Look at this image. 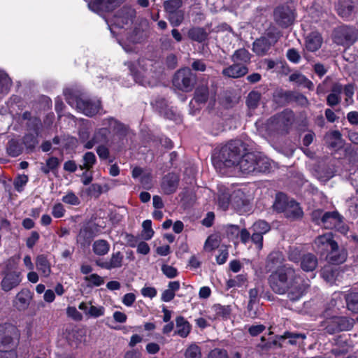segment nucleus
Wrapping results in <instances>:
<instances>
[{
	"mask_svg": "<svg viewBox=\"0 0 358 358\" xmlns=\"http://www.w3.org/2000/svg\"><path fill=\"white\" fill-rule=\"evenodd\" d=\"M28 181V177L25 175L18 176L14 181L15 189L17 192H21L23 187L27 184Z\"/></svg>",
	"mask_w": 358,
	"mask_h": 358,
	"instance_id": "69168bd1",
	"label": "nucleus"
},
{
	"mask_svg": "<svg viewBox=\"0 0 358 358\" xmlns=\"http://www.w3.org/2000/svg\"><path fill=\"white\" fill-rule=\"evenodd\" d=\"M62 200L64 203L72 206H78L80 203L79 198L73 192H68Z\"/></svg>",
	"mask_w": 358,
	"mask_h": 358,
	"instance_id": "13d9d810",
	"label": "nucleus"
},
{
	"mask_svg": "<svg viewBox=\"0 0 358 358\" xmlns=\"http://www.w3.org/2000/svg\"><path fill=\"white\" fill-rule=\"evenodd\" d=\"M273 15L276 23L282 27H287L294 20V13L288 6L278 7Z\"/></svg>",
	"mask_w": 358,
	"mask_h": 358,
	"instance_id": "4468645a",
	"label": "nucleus"
},
{
	"mask_svg": "<svg viewBox=\"0 0 358 358\" xmlns=\"http://www.w3.org/2000/svg\"><path fill=\"white\" fill-rule=\"evenodd\" d=\"M286 56L290 62L295 64L299 63L301 59V55L295 48L289 49L287 52Z\"/></svg>",
	"mask_w": 358,
	"mask_h": 358,
	"instance_id": "e2e57ef3",
	"label": "nucleus"
},
{
	"mask_svg": "<svg viewBox=\"0 0 358 358\" xmlns=\"http://www.w3.org/2000/svg\"><path fill=\"white\" fill-rule=\"evenodd\" d=\"M290 200L283 193H278L276 194L275 202L273 205V209L278 213H284L287 207L290 203Z\"/></svg>",
	"mask_w": 358,
	"mask_h": 358,
	"instance_id": "c9c22d12",
	"label": "nucleus"
},
{
	"mask_svg": "<svg viewBox=\"0 0 358 358\" xmlns=\"http://www.w3.org/2000/svg\"><path fill=\"white\" fill-rule=\"evenodd\" d=\"M162 271L169 278H176L178 272L176 268L168 264H163L162 266Z\"/></svg>",
	"mask_w": 358,
	"mask_h": 358,
	"instance_id": "052dcab7",
	"label": "nucleus"
},
{
	"mask_svg": "<svg viewBox=\"0 0 358 358\" xmlns=\"http://www.w3.org/2000/svg\"><path fill=\"white\" fill-rule=\"evenodd\" d=\"M210 96V92L207 84H200L194 91V99L198 103H205Z\"/></svg>",
	"mask_w": 358,
	"mask_h": 358,
	"instance_id": "473e14b6",
	"label": "nucleus"
},
{
	"mask_svg": "<svg viewBox=\"0 0 358 358\" xmlns=\"http://www.w3.org/2000/svg\"><path fill=\"white\" fill-rule=\"evenodd\" d=\"M20 338V331L15 326L0 324V358H17L15 349Z\"/></svg>",
	"mask_w": 358,
	"mask_h": 358,
	"instance_id": "f03ea898",
	"label": "nucleus"
},
{
	"mask_svg": "<svg viewBox=\"0 0 358 358\" xmlns=\"http://www.w3.org/2000/svg\"><path fill=\"white\" fill-rule=\"evenodd\" d=\"M317 257L313 253H306L301 256L300 266L303 271H313L317 266Z\"/></svg>",
	"mask_w": 358,
	"mask_h": 358,
	"instance_id": "393cba45",
	"label": "nucleus"
},
{
	"mask_svg": "<svg viewBox=\"0 0 358 358\" xmlns=\"http://www.w3.org/2000/svg\"><path fill=\"white\" fill-rule=\"evenodd\" d=\"M185 358H201V352L200 348L196 344L190 345L185 350Z\"/></svg>",
	"mask_w": 358,
	"mask_h": 358,
	"instance_id": "864d4df0",
	"label": "nucleus"
},
{
	"mask_svg": "<svg viewBox=\"0 0 358 358\" xmlns=\"http://www.w3.org/2000/svg\"><path fill=\"white\" fill-rule=\"evenodd\" d=\"M285 217L290 220H295L303 217V212L299 204L293 199L290 200V203L283 213Z\"/></svg>",
	"mask_w": 358,
	"mask_h": 358,
	"instance_id": "a878e982",
	"label": "nucleus"
},
{
	"mask_svg": "<svg viewBox=\"0 0 358 358\" xmlns=\"http://www.w3.org/2000/svg\"><path fill=\"white\" fill-rule=\"evenodd\" d=\"M296 280H299V276L296 274L295 270L291 266L283 265L270 275L269 283L275 293L284 294L291 283Z\"/></svg>",
	"mask_w": 358,
	"mask_h": 358,
	"instance_id": "20e7f679",
	"label": "nucleus"
},
{
	"mask_svg": "<svg viewBox=\"0 0 358 358\" xmlns=\"http://www.w3.org/2000/svg\"><path fill=\"white\" fill-rule=\"evenodd\" d=\"M126 0H94L89 3V7L94 12H109L124 2Z\"/></svg>",
	"mask_w": 358,
	"mask_h": 358,
	"instance_id": "a211bd4d",
	"label": "nucleus"
},
{
	"mask_svg": "<svg viewBox=\"0 0 358 358\" xmlns=\"http://www.w3.org/2000/svg\"><path fill=\"white\" fill-rule=\"evenodd\" d=\"M124 256L120 251L113 252L108 260L99 259L95 261L96 265L101 268L112 270L120 268L122 266Z\"/></svg>",
	"mask_w": 358,
	"mask_h": 358,
	"instance_id": "f3484780",
	"label": "nucleus"
},
{
	"mask_svg": "<svg viewBox=\"0 0 358 358\" xmlns=\"http://www.w3.org/2000/svg\"><path fill=\"white\" fill-rule=\"evenodd\" d=\"M179 177L177 174L170 173L163 178L162 188L165 194H171L178 188Z\"/></svg>",
	"mask_w": 358,
	"mask_h": 358,
	"instance_id": "4be33fe9",
	"label": "nucleus"
},
{
	"mask_svg": "<svg viewBox=\"0 0 358 358\" xmlns=\"http://www.w3.org/2000/svg\"><path fill=\"white\" fill-rule=\"evenodd\" d=\"M315 250L324 255L328 253L331 248L337 247V243L334 240V236L331 233H326L318 236L314 241Z\"/></svg>",
	"mask_w": 358,
	"mask_h": 358,
	"instance_id": "ddd939ff",
	"label": "nucleus"
},
{
	"mask_svg": "<svg viewBox=\"0 0 358 358\" xmlns=\"http://www.w3.org/2000/svg\"><path fill=\"white\" fill-rule=\"evenodd\" d=\"M11 85V80L6 73L0 71V93L6 92Z\"/></svg>",
	"mask_w": 358,
	"mask_h": 358,
	"instance_id": "6e6d98bb",
	"label": "nucleus"
},
{
	"mask_svg": "<svg viewBox=\"0 0 358 358\" xmlns=\"http://www.w3.org/2000/svg\"><path fill=\"white\" fill-rule=\"evenodd\" d=\"M143 227V232L142 236L143 238L148 241L152 238L154 235V231L152 229V222L150 220H146L143 221L142 224Z\"/></svg>",
	"mask_w": 358,
	"mask_h": 358,
	"instance_id": "5fc2aeb1",
	"label": "nucleus"
},
{
	"mask_svg": "<svg viewBox=\"0 0 358 358\" xmlns=\"http://www.w3.org/2000/svg\"><path fill=\"white\" fill-rule=\"evenodd\" d=\"M36 269L44 277H48L51 273V265L47 257L44 255H39L35 260Z\"/></svg>",
	"mask_w": 358,
	"mask_h": 358,
	"instance_id": "cd10ccee",
	"label": "nucleus"
},
{
	"mask_svg": "<svg viewBox=\"0 0 358 358\" xmlns=\"http://www.w3.org/2000/svg\"><path fill=\"white\" fill-rule=\"evenodd\" d=\"M176 333L182 338H185L190 332V325L189 322L182 316H178L176 319Z\"/></svg>",
	"mask_w": 358,
	"mask_h": 358,
	"instance_id": "f704fd0d",
	"label": "nucleus"
},
{
	"mask_svg": "<svg viewBox=\"0 0 358 358\" xmlns=\"http://www.w3.org/2000/svg\"><path fill=\"white\" fill-rule=\"evenodd\" d=\"M196 82V76L188 68L178 70L173 77V85L182 92H189L192 90Z\"/></svg>",
	"mask_w": 358,
	"mask_h": 358,
	"instance_id": "0eeeda50",
	"label": "nucleus"
},
{
	"mask_svg": "<svg viewBox=\"0 0 358 358\" xmlns=\"http://www.w3.org/2000/svg\"><path fill=\"white\" fill-rule=\"evenodd\" d=\"M308 287L309 285L299 278V280L293 281L289 285V289L286 292L287 297L292 301H298L306 293Z\"/></svg>",
	"mask_w": 358,
	"mask_h": 358,
	"instance_id": "2eb2a0df",
	"label": "nucleus"
},
{
	"mask_svg": "<svg viewBox=\"0 0 358 358\" xmlns=\"http://www.w3.org/2000/svg\"><path fill=\"white\" fill-rule=\"evenodd\" d=\"M347 308L352 313H358V292L350 291L345 295Z\"/></svg>",
	"mask_w": 358,
	"mask_h": 358,
	"instance_id": "58836bf2",
	"label": "nucleus"
},
{
	"mask_svg": "<svg viewBox=\"0 0 358 358\" xmlns=\"http://www.w3.org/2000/svg\"><path fill=\"white\" fill-rule=\"evenodd\" d=\"M149 61L141 60L138 61V65L139 66L140 69H136V66L131 62H129L128 67L131 75L134 77V80L143 85V86H149L153 87L157 85L159 76L157 75H152V69L150 71L148 70L147 67L148 66Z\"/></svg>",
	"mask_w": 358,
	"mask_h": 358,
	"instance_id": "423d86ee",
	"label": "nucleus"
},
{
	"mask_svg": "<svg viewBox=\"0 0 358 358\" xmlns=\"http://www.w3.org/2000/svg\"><path fill=\"white\" fill-rule=\"evenodd\" d=\"M293 122V114L291 111H283L271 117L268 124L271 128L278 132H287Z\"/></svg>",
	"mask_w": 358,
	"mask_h": 358,
	"instance_id": "9b49d317",
	"label": "nucleus"
},
{
	"mask_svg": "<svg viewBox=\"0 0 358 358\" xmlns=\"http://www.w3.org/2000/svg\"><path fill=\"white\" fill-rule=\"evenodd\" d=\"M167 19L173 27H178L182 24L185 18V12L182 10H180L176 12H173L167 14Z\"/></svg>",
	"mask_w": 358,
	"mask_h": 358,
	"instance_id": "49530a36",
	"label": "nucleus"
},
{
	"mask_svg": "<svg viewBox=\"0 0 358 358\" xmlns=\"http://www.w3.org/2000/svg\"><path fill=\"white\" fill-rule=\"evenodd\" d=\"M22 148L17 141L12 139L8 141L7 152L10 156L17 157L22 153Z\"/></svg>",
	"mask_w": 358,
	"mask_h": 358,
	"instance_id": "3c124183",
	"label": "nucleus"
},
{
	"mask_svg": "<svg viewBox=\"0 0 358 358\" xmlns=\"http://www.w3.org/2000/svg\"><path fill=\"white\" fill-rule=\"evenodd\" d=\"M231 194L228 191L220 190L218 194V206L223 210H226L231 203Z\"/></svg>",
	"mask_w": 358,
	"mask_h": 358,
	"instance_id": "de8ad7c7",
	"label": "nucleus"
},
{
	"mask_svg": "<svg viewBox=\"0 0 358 358\" xmlns=\"http://www.w3.org/2000/svg\"><path fill=\"white\" fill-rule=\"evenodd\" d=\"M230 204L236 210H241L242 208L248 206V200L245 193L241 189L234 190L231 194Z\"/></svg>",
	"mask_w": 358,
	"mask_h": 358,
	"instance_id": "bb28decb",
	"label": "nucleus"
},
{
	"mask_svg": "<svg viewBox=\"0 0 358 358\" xmlns=\"http://www.w3.org/2000/svg\"><path fill=\"white\" fill-rule=\"evenodd\" d=\"M213 309L217 315L222 317H227L231 313V308L229 306H221L220 304L215 305Z\"/></svg>",
	"mask_w": 358,
	"mask_h": 358,
	"instance_id": "680f3d73",
	"label": "nucleus"
},
{
	"mask_svg": "<svg viewBox=\"0 0 358 358\" xmlns=\"http://www.w3.org/2000/svg\"><path fill=\"white\" fill-rule=\"evenodd\" d=\"M85 282L91 283L94 286H100L104 283L103 278L96 273H93L84 278Z\"/></svg>",
	"mask_w": 358,
	"mask_h": 358,
	"instance_id": "bf43d9fd",
	"label": "nucleus"
},
{
	"mask_svg": "<svg viewBox=\"0 0 358 358\" xmlns=\"http://www.w3.org/2000/svg\"><path fill=\"white\" fill-rule=\"evenodd\" d=\"M322 38L317 32H312L306 38V48L308 51L315 52L320 48Z\"/></svg>",
	"mask_w": 358,
	"mask_h": 358,
	"instance_id": "7c9ffc66",
	"label": "nucleus"
},
{
	"mask_svg": "<svg viewBox=\"0 0 358 358\" xmlns=\"http://www.w3.org/2000/svg\"><path fill=\"white\" fill-rule=\"evenodd\" d=\"M337 13L345 20L352 18L358 8L352 0H338L336 5Z\"/></svg>",
	"mask_w": 358,
	"mask_h": 358,
	"instance_id": "dca6fc26",
	"label": "nucleus"
},
{
	"mask_svg": "<svg viewBox=\"0 0 358 358\" xmlns=\"http://www.w3.org/2000/svg\"><path fill=\"white\" fill-rule=\"evenodd\" d=\"M65 211L64 206L60 203H57L52 207V215L55 218H60L64 215Z\"/></svg>",
	"mask_w": 358,
	"mask_h": 358,
	"instance_id": "338daca9",
	"label": "nucleus"
},
{
	"mask_svg": "<svg viewBox=\"0 0 358 358\" xmlns=\"http://www.w3.org/2000/svg\"><path fill=\"white\" fill-rule=\"evenodd\" d=\"M279 38V33L269 31L266 34V36L254 41L252 50L257 55H264L268 52L271 46L274 45L277 43Z\"/></svg>",
	"mask_w": 358,
	"mask_h": 358,
	"instance_id": "9d476101",
	"label": "nucleus"
},
{
	"mask_svg": "<svg viewBox=\"0 0 358 358\" xmlns=\"http://www.w3.org/2000/svg\"><path fill=\"white\" fill-rule=\"evenodd\" d=\"M261 94L257 91L250 92L247 97L246 103L248 108L251 109L256 108L259 103Z\"/></svg>",
	"mask_w": 358,
	"mask_h": 358,
	"instance_id": "8fccbe9b",
	"label": "nucleus"
},
{
	"mask_svg": "<svg viewBox=\"0 0 358 358\" xmlns=\"http://www.w3.org/2000/svg\"><path fill=\"white\" fill-rule=\"evenodd\" d=\"M338 274V270L331 265L325 266L322 271L323 278L329 282L336 280Z\"/></svg>",
	"mask_w": 358,
	"mask_h": 358,
	"instance_id": "c03bdc74",
	"label": "nucleus"
},
{
	"mask_svg": "<svg viewBox=\"0 0 358 358\" xmlns=\"http://www.w3.org/2000/svg\"><path fill=\"white\" fill-rule=\"evenodd\" d=\"M82 162L79 166L81 170H90L96 162L95 155L92 152H87L83 156Z\"/></svg>",
	"mask_w": 358,
	"mask_h": 358,
	"instance_id": "a19ab883",
	"label": "nucleus"
},
{
	"mask_svg": "<svg viewBox=\"0 0 358 358\" xmlns=\"http://www.w3.org/2000/svg\"><path fill=\"white\" fill-rule=\"evenodd\" d=\"M300 250L296 248H291L288 252V259L293 262H299L301 261Z\"/></svg>",
	"mask_w": 358,
	"mask_h": 358,
	"instance_id": "774afa93",
	"label": "nucleus"
},
{
	"mask_svg": "<svg viewBox=\"0 0 358 358\" xmlns=\"http://www.w3.org/2000/svg\"><path fill=\"white\" fill-rule=\"evenodd\" d=\"M64 95L66 102L78 111L87 116H93L101 109L99 100L86 99L81 97L80 93L73 89H65Z\"/></svg>",
	"mask_w": 358,
	"mask_h": 358,
	"instance_id": "7ed1b4c3",
	"label": "nucleus"
},
{
	"mask_svg": "<svg viewBox=\"0 0 358 358\" xmlns=\"http://www.w3.org/2000/svg\"><path fill=\"white\" fill-rule=\"evenodd\" d=\"M358 39L357 30L352 27L341 26L334 31V41L338 45L350 46Z\"/></svg>",
	"mask_w": 358,
	"mask_h": 358,
	"instance_id": "1a4fd4ad",
	"label": "nucleus"
},
{
	"mask_svg": "<svg viewBox=\"0 0 358 358\" xmlns=\"http://www.w3.org/2000/svg\"><path fill=\"white\" fill-rule=\"evenodd\" d=\"M136 17V10L132 7L124 6L117 11L113 18V23L119 28L133 23Z\"/></svg>",
	"mask_w": 358,
	"mask_h": 358,
	"instance_id": "f8f14e48",
	"label": "nucleus"
},
{
	"mask_svg": "<svg viewBox=\"0 0 358 358\" xmlns=\"http://www.w3.org/2000/svg\"><path fill=\"white\" fill-rule=\"evenodd\" d=\"M110 250V244L103 239L95 241L92 244V251L98 256H103L108 254Z\"/></svg>",
	"mask_w": 358,
	"mask_h": 358,
	"instance_id": "e433bc0d",
	"label": "nucleus"
},
{
	"mask_svg": "<svg viewBox=\"0 0 358 358\" xmlns=\"http://www.w3.org/2000/svg\"><path fill=\"white\" fill-rule=\"evenodd\" d=\"M110 131L108 127H103L97 129L91 140L85 143L84 147L86 149H91L96 144L104 145L108 142V135Z\"/></svg>",
	"mask_w": 358,
	"mask_h": 358,
	"instance_id": "aec40b11",
	"label": "nucleus"
},
{
	"mask_svg": "<svg viewBox=\"0 0 358 358\" xmlns=\"http://www.w3.org/2000/svg\"><path fill=\"white\" fill-rule=\"evenodd\" d=\"M241 172L248 175L266 172L271 168L269 159L260 154L255 152H245L241 155L238 165Z\"/></svg>",
	"mask_w": 358,
	"mask_h": 358,
	"instance_id": "39448f33",
	"label": "nucleus"
},
{
	"mask_svg": "<svg viewBox=\"0 0 358 358\" xmlns=\"http://www.w3.org/2000/svg\"><path fill=\"white\" fill-rule=\"evenodd\" d=\"M59 165V161L57 157H51L46 160L45 164H41V171L45 175L50 171H56Z\"/></svg>",
	"mask_w": 358,
	"mask_h": 358,
	"instance_id": "79ce46f5",
	"label": "nucleus"
},
{
	"mask_svg": "<svg viewBox=\"0 0 358 358\" xmlns=\"http://www.w3.org/2000/svg\"><path fill=\"white\" fill-rule=\"evenodd\" d=\"M355 324L353 319L346 317H334L323 322L322 326L329 334H334L343 331H349Z\"/></svg>",
	"mask_w": 358,
	"mask_h": 358,
	"instance_id": "6e6552de",
	"label": "nucleus"
},
{
	"mask_svg": "<svg viewBox=\"0 0 358 358\" xmlns=\"http://www.w3.org/2000/svg\"><path fill=\"white\" fill-rule=\"evenodd\" d=\"M264 286L263 284L258 282L255 285L254 288L249 290V301L248 304V310L251 311L255 304L259 303V296H263L266 297L268 300H271V294L266 293L264 294Z\"/></svg>",
	"mask_w": 358,
	"mask_h": 358,
	"instance_id": "6ab92c4d",
	"label": "nucleus"
},
{
	"mask_svg": "<svg viewBox=\"0 0 358 358\" xmlns=\"http://www.w3.org/2000/svg\"><path fill=\"white\" fill-rule=\"evenodd\" d=\"M251 229L252 231L264 235L270 231L271 227L267 222L260 220L255 222Z\"/></svg>",
	"mask_w": 358,
	"mask_h": 358,
	"instance_id": "603ef678",
	"label": "nucleus"
},
{
	"mask_svg": "<svg viewBox=\"0 0 358 358\" xmlns=\"http://www.w3.org/2000/svg\"><path fill=\"white\" fill-rule=\"evenodd\" d=\"M341 217L337 211L325 212L322 216V224L326 229H334Z\"/></svg>",
	"mask_w": 358,
	"mask_h": 358,
	"instance_id": "c85d7f7f",
	"label": "nucleus"
},
{
	"mask_svg": "<svg viewBox=\"0 0 358 358\" xmlns=\"http://www.w3.org/2000/svg\"><path fill=\"white\" fill-rule=\"evenodd\" d=\"M187 36L191 40L201 43L206 39L207 33L203 28L193 27L188 31Z\"/></svg>",
	"mask_w": 358,
	"mask_h": 358,
	"instance_id": "ea45409f",
	"label": "nucleus"
},
{
	"mask_svg": "<svg viewBox=\"0 0 358 358\" xmlns=\"http://www.w3.org/2000/svg\"><path fill=\"white\" fill-rule=\"evenodd\" d=\"M99 157L102 160L108 159L110 156V151L105 145H99L96 149Z\"/></svg>",
	"mask_w": 358,
	"mask_h": 358,
	"instance_id": "0e129e2a",
	"label": "nucleus"
},
{
	"mask_svg": "<svg viewBox=\"0 0 358 358\" xmlns=\"http://www.w3.org/2000/svg\"><path fill=\"white\" fill-rule=\"evenodd\" d=\"M246 150V145L241 140L231 141L215 152L212 157L213 164L217 171L224 173L225 169L238 165Z\"/></svg>",
	"mask_w": 358,
	"mask_h": 358,
	"instance_id": "f257e3e1",
	"label": "nucleus"
},
{
	"mask_svg": "<svg viewBox=\"0 0 358 358\" xmlns=\"http://www.w3.org/2000/svg\"><path fill=\"white\" fill-rule=\"evenodd\" d=\"M220 241L221 238L218 234H211L205 242L204 249L207 251H212L219 247Z\"/></svg>",
	"mask_w": 358,
	"mask_h": 358,
	"instance_id": "09e8293b",
	"label": "nucleus"
},
{
	"mask_svg": "<svg viewBox=\"0 0 358 358\" xmlns=\"http://www.w3.org/2000/svg\"><path fill=\"white\" fill-rule=\"evenodd\" d=\"M233 62L240 63L247 66L251 59V54L245 48H240L236 50L231 57Z\"/></svg>",
	"mask_w": 358,
	"mask_h": 358,
	"instance_id": "72a5a7b5",
	"label": "nucleus"
},
{
	"mask_svg": "<svg viewBox=\"0 0 358 358\" xmlns=\"http://www.w3.org/2000/svg\"><path fill=\"white\" fill-rule=\"evenodd\" d=\"M306 338V336L304 334L285 331L283 335L280 336L278 338L279 341H284L288 339L289 344L300 346L303 344Z\"/></svg>",
	"mask_w": 358,
	"mask_h": 358,
	"instance_id": "2f4dec72",
	"label": "nucleus"
},
{
	"mask_svg": "<svg viewBox=\"0 0 358 358\" xmlns=\"http://www.w3.org/2000/svg\"><path fill=\"white\" fill-rule=\"evenodd\" d=\"M103 124L108 126L109 130H112L115 134L120 136H125L127 132V128L117 120L110 117L105 119Z\"/></svg>",
	"mask_w": 358,
	"mask_h": 358,
	"instance_id": "c756f323",
	"label": "nucleus"
},
{
	"mask_svg": "<svg viewBox=\"0 0 358 358\" xmlns=\"http://www.w3.org/2000/svg\"><path fill=\"white\" fill-rule=\"evenodd\" d=\"M23 143L27 148L32 150L38 143L37 135L33 134H26L23 138Z\"/></svg>",
	"mask_w": 358,
	"mask_h": 358,
	"instance_id": "4d7b16f0",
	"label": "nucleus"
},
{
	"mask_svg": "<svg viewBox=\"0 0 358 358\" xmlns=\"http://www.w3.org/2000/svg\"><path fill=\"white\" fill-rule=\"evenodd\" d=\"M328 262L332 264H340L347 259V252L343 248H340L337 245L335 248H331L327 254Z\"/></svg>",
	"mask_w": 358,
	"mask_h": 358,
	"instance_id": "b1692460",
	"label": "nucleus"
},
{
	"mask_svg": "<svg viewBox=\"0 0 358 358\" xmlns=\"http://www.w3.org/2000/svg\"><path fill=\"white\" fill-rule=\"evenodd\" d=\"M285 261L284 255L282 252L278 251L272 252L269 254L267 257L268 265L271 264V267H278L280 266Z\"/></svg>",
	"mask_w": 358,
	"mask_h": 358,
	"instance_id": "37998d69",
	"label": "nucleus"
},
{
	"mask_svg": "<svg viewBox=\"0 0 358 358\" xmlns=\"http://www.w3.org/2000/svg\"><path fill=\"white\" fill-rule=\"evenodd\" d=\"M182 5V0H166L163 3L164 10L167 14L180 10Z\"/></svg>",
	"mask_w": 358,
	"mask_h": 358,
	"instance_id": "a18cd8bd",
	"label": "nucleus"
},
{
	"mask_svg": "<svg viewBox=\"0 0 358 358\" xmlns=\"http://www.w3.org/2000/svg\"><path fill=\"white\" fill-rule=\"evenodd\" d=\"M20 282V273L12 271L6 274L1 284L3 290L8 292L17 287Z\"/></svg>",
	"mask_w": 358,
	"mask_h": 358,
	"instance_id": "5701e85b",
	"label": "nucleus"
},
{
	"mask_svg": "<svg viewBox=\"0 0 358 358\" xmlns=\"http://www.w3.org/2000/svg\"><path fill=\"white\" fill-rule=\"evenodd\" d=\"M31 299L30 291L27 289H23L17 294L15 302L20 308H24L29 305Z\"/></svg>",
	"mask_w": 358,
	"mask_h": 358,
	"instance_id": "4c0bfd02",
	"label": "nucleus"
},
{
	"mask_svg": "<svg viewBox=\"0 0 358 358\" xmlns=\"http://www.w3.org/2000/svg\"><path fill=\"white\" fill-rule=\"evenodd\" d=\"M248 72V67L244 64L234 62V64L222 70V74L229 78H238Z\"/></svg>",
	"mask_w": 358,
	"mask_h": 358,
	"instance_id": "412c9836",
	"label": "nucleus"
}]
</instances>
